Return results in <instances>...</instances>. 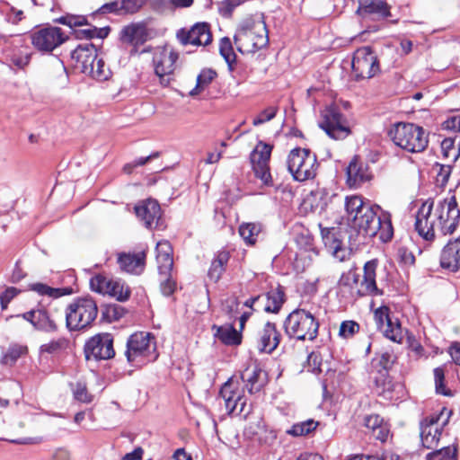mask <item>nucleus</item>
<instances>
[{
    "mask_svg": "<svg viewBox=\"0 0 460 460\" xmlns=\"http://www.w3.org/2000/svg\"><path fill=\"white\" fill-rule=\"evenodd\" d=\"M460 224V209L455 196L434 202L425 201L416 215L415 229L426 241L452 234Z\"/></svg>",
    "mask_w": 460,
    "mask_h": 460,
    "instance_id": "f257e3e1",
    "label": "nucleus"
},
{
    "mask_svg": "<svg viewBox=\"0 0 460 460\" xmlns=\"http://www.w3.org/2000/svg\"><path fill=\"white\" fill-rule=\"evenodd\" d=\"M345 209L348 220L358 234L369 237L378 235L384 243L392 239L394 228L390 215H377L379 206L371 205L370 202L364 201L362 197L354 195L346 198Z\"/></svg>",
    "mask_w": 460,
    "mask_h": 460,
    "instance_id": "f03ea898",
    "label": "nucleus"
},
{
    "mask_svg": "<svg viewBox=\"0 0 460 460\" xmlns=\"http://www.w3.org/2000/svg\"><path fill=\"white\" fill-rule=\"evenodd\" d=\"M234 44L242 54L255 53L269 42L266 24L261 19H246L237 28Z\"/></svg>",
    "mask_w": 460,
    "mask_h": 460,
    "instance_id": "7ed1b4c3",
    "label": "nucleus"
},
{
    "mask_svg": "<svg viewBox=\"0 0 460 460\" xmlns=\"http://www.w3.org/2000/svg\"><path fill=\"white\" fill-rule=\"evenodd\" d=\"M393 142L410 153H420L428 146L429 139L423 128L413 123L399 122L389 130Z\"/></svg>",
    "mask_w": 460,
    "mask_h": 460,
    "instance_id": "20e7f679",
    "label": "nucleus"
},
{
    "mask_svg": "<svg viewBox=\"0 0 460 460\" xmlns=\"http://www.w3.org/2000/svg\"><path fill=\"white\" fill-rule=\"evenodd\" d=\"M319 323L315 317L305 309L292 311L284 322L287 336L296 341H313L318 335Z\"/></svg>",
    "mask_w": 460,
    "mask_h": 460,
    "instance_id": "39448f33",
    "label": "nucleus"
},
{
    "mask_svg": "<svg viewBox=\"0 0 460 460\" xmlns=\"http://www.w3.org/2000/svg\"><path fill=\"white\" fill-rule=\"evenodd\" d=\"M97 314L98 307L92 297H78L66 308V325L70 331L84 329L92 324Z\"/></svg>",
    "mask_w": 460,
    "mask_h": 460,
    "instance_id": "423d86ee",
    "label": "nucleus"
},
{
    "mask_svg": "<svg viewBox=\"0 0 460 460\" xmlns=\"http://www.w3.org/2000/svg\"><path fill=\"white\" fill-rule=\"evenodd\" d=\"M72 57L80 64L84 74L90 75L97 81L108 80L111 75V69L102 58H98L97 49L92 43L79 45Z\"/></svg>",
    "mask_w": 460,
    "mask_h": 460,
    "instance_id": "0eeeda50",
    "label": "nucleus"
},
{
    "mask_svg": "<svg viewBox=\"0 0 460 460\" xmlns=\"http://www.w3.org/2000/svg\"><path fill=\"white\" fill-rule=\"evenodd\" d=\"M376 260L368 261L364 265L363 279L360 281L359 286V275L353 269L341 275L339 284L341 287H348L352 290L356 289V293L358 296L379 295L380 293L376 283Z\"/></svg>",
    "mask_w": 460,
    "mask_h": 460,
    "instance_id": "6e6552de",
    "label": "nucleus"
},
{
    "mask_svg": "<svg viewBox=\"0 0 460 460\" xmlns=\"http://www.w3.org/2000/svg\"><path fill=\"white\" fill-rule=\"evenodd\" d=\"M125 356L128 363L136 366L155 360L157 355L154 337L143 332L130 335L127 341Z\"/></svg>",
    "mask_w": 460,
    "mask_h": 460,
    "instance_id": "1a4fd4ad",
    "label": "nucleus"
},
{
    "mask_svg": "<svg viewBox=\"0 0 460 460\" xmlns=\"http://www.w3.org/2000/svg\"><path fill=\"white\" fill-rule=\"evenodd\" d=\"M287 164L288 172L297 181H305L316 175L318 167L316 155L309 149L300 147L292 149Z\"/></svg>",
    "mask_w": 460,
    "mask_h": 460,
    "instance_id": "9d476101",
    "label": "nucleus"
},
{
    "mask_svg": "<svg viewBox=\"0 0 460 460\" xmlns=\"http://www.w3.org/2000/svg\"><path fill=\"white\" fill-rule=\"evenodd\" d=\"M451 415L452 411L443 407L438 413L428 416L420 421V439L423 447L431 449L438 446L443 429Z\"/></svg>",
    "mask_w": 460,
    "mask_h": 460,
    "instance_id": "9b49d317",
    "label": "nucleus"
},
{
    "mask_svg": "<svg viewBox=\"0 0 460 460\" xmlns=\"http://www.w3.org/2000/svg\"><path fill=\"white\" fill-rule=\"evenodd\" d=\"M30 40L38 51L50 53L66 40V36L59 27L46 26L32 31Z\"/></svg>",
    "mask_w": 460,
    "mask_h": 460,
    "instance_id": "f8f14e48",
    "label": "nucleus"
},
{
    "mask_svg": "<svg viewBox=\"0 0 460 460\" xmlns=\"http://www.w3.org/2000/svg\"><path fill=\"white\" fill-rule=\"evenodd\" d=\"M319 126L332 139L341 140L350 134V128L346 118L338 107L331 105L322 111V120Z\"/></svg>",
    "mask_w": 460,
    "mask_h": 460,
    "instance_id": "ddd939ff",
    "label": "nucleus"
},
{
    "mask_svg": "<svg viewBox=\"0 0 460 460\" xmlns=\"http://www.w3.org/2000/svg\"><path fill=\"white\" fill-rule=\"evenodd\" d=\"M352 70L357 79L374 77L379 71V61L370 47L358 49L351 62Z\"/></svg>",
    "mask_w": 460,
    "mask_h": 460,
    "instance_id": "4468645a",
    "label": "nucleus"
},
{
    "mask_svg": "<svg viewBox=\"0 0 460 460\" xmlns=\"http://www.w3.org/2000/svg\"><path fill=\"white\" fill-rule=\"evenodd\" d=\"M243 392L239 389L238 382L234 378H229L221 387L219 397L224 401L225 407L228 414H244L250 413V409L246 410V399Z\"/></svg>",
    "mask_w": 460,
    "mask_h": 460,
    "instance_id": "2eb2a0df",
    "label": "nucleus"
},
{
    "mask_svg": "<svg viewBox=\"0 0 460 460\" xmlns=\"http://www.w3.org/2000/svg\"><path fill=\"white\" fill-rule=\"evenodd\" d=\"M87 359L106 360L114 357L113 337L111 333H98L89 339L84 346Z\"/></svg>",
    "mask_w": 460,
    "mask_h": 460,
    "instance_id": "dca6fc26",
    "label": "nucleus"
},
{
    "mask_svg": "<svg viewBox=\"0 0 460 460\" xmlns=\"http://www.w3.org/2000/svg\"><path fill=\"white\" fill-rule=\"evenodd\" d=\"M374 318L378 329H380L385 336L397 343H401L403 340L401 323L397 318L390 315L387 306H381L374 313Z\"/></svg>",
    "mask_w": 460,
    "mask_h": 460,
    "instance_id": "f3484780",
    "label": "nucleus"
},
{
    "mask_svg": "<svg viewBox=\"0 0 460 460\" xmlns=\"http://www.w3.org/2000/svg\"><path fill=\"white\" fill-rule=\"evenodd\" d=\"M177 59L178 54L168 47L155 49L153 57V65L155 75L161 79V84H164V76L173 73Z\"/></svg>",
    "mask_w": 460,
    "mask_h": 460,
    "instance_id": "a211bd4d",
    "label": "nucleus"
},
{
    "mask_svg": "<svg viewBox=\"0 0 460 460\" xmlns=\"http://www.w3.org/2000/svg\"><path fill=\"white\" fill-rule=\"evenodd\" d=\"M137 217L147 228H156L161 225L162 210L159 203L153 199H147L137 203L135 208Z\"/></svg>",
    "mask_w": 460,
    "mask_h": 460,
    "instance_id": "6ab92c4d",
    "label": "nucleus"
},
{
    "mask_svg": "<svg viewBox=\"0 0 460 460\" xmlns=\"http://www.w3.org/2000/svg\"><path fill=\"white\" fill-rule=\"evenodd\" d=\"M177 38L183 45L207 46L212 40V34L208 23L199 22L193 25L190 31H179Z\"/></svg>",
    "mask_w": 460,
    "mask_h": 460,
    "instance_id": "aec40b11",
    "label": "nucleus"
},
{
    "mask_svg": "<svg viewBox=\"0 0 460 460\" xmlns=\"http://www.w3.org/2000/svg\"><path fill=\"white\" fill-rule=\"evenodd\" d=\"M241 379L250 394L258 393L267 383V374L255 361H250L241 371Z\"/></svg>",
    "mask_w": 460,
    "mask_h": 460,
    "instance_id": "412c9836",
    "label": "nucleus"
},
{
    "mask_svg": "<svg viewBox=\"0 0 460 460\" xmlns=\"http://www.w3.org/2000/svg\"><path fill=\"white\" fill-rule=\"evenodd\" d=\"M279 341L280 333L273 323L267 322L257 332V347L261 352L271 353L279 344Z\"/></svg>",
    "mask_w": 460,
    "mask_h": 460,
    "instance_id": "4be33fe9",
    "label": "nucleus"
},
{
    "mask_svg": "<svg viewBox=\"0 0 460 460\" xmlns=\"http://www.w3.org/2000/svg\"><path fill=\"white\" fill-rule=\"evenodd\" d=\"M22 317L30 322L38 330L48 332L58 330L57 321L44 309H32L22 314Z\"/></svg>",
    "mask_w": 460,
    "mask_h": 460,
    "instance_id": "5701e85b",
    "label": "nucleus"
},
{
    "mask_svg": "<svg viewBox=\"0 0 460 460\" xmlns=\"http://www.w3.org/2000/svg\"><path fill=\"white\" fill-rule=\"evenodd\" d=\"M440 265L453 272L460 270V236L448 242L443 248Z\"/></svg>",
    "mask_w": 460,
    "mask_h": 460,
    "instance_id": "b1692460",
    "label": "nucleus"
},
{
    "mask_svg": "<svg viewBox=\"0 0 460 460\" xmlns=\"http://www.w3.org/2000/svg\"><path fill=\"white\" fill-rule=\"evenodd\" d=\"M156 262L159 274H167L172 271L173 267L172 247L166 240H162L156 243Z\"/></svg>",
    "mask_w": 460,
    "mask_h": 460,
    "instance_id": "393cba45",
    "label": "nucleus"
},
{
    "mask_svg": "<svg viewBox=\"0 0 460 460\" xmlns=\"http://www.w3.org/2000/svg\"><path fill=\"white\" fill-rule=\"evenodd\" d=\"M347 175L349 185L355 188L359 187L362 183L371 179L368 167L363 163H359L356 157L349 163L347 168Z\"/></svg>",
    "mask_w": 460,
    "mask_h": 460,
    "instance_id": "a878e982",
    "label": "nucleus"
},
{
    "mask_svg": "<svg viewBox=\"0 0 460 460\" xmlns=\"http://www.w3.org/2000/svg\"><path fill=\"white\" fill-rule=\"evenodd\" d=\"M146 253H124L120 254L118 262L122 270L128 273L139 274L144 270Z\"/></svg>",
    "mask_w": 460,
    "mask_h": 460,
    "instance_id": "bb28decb",
    "label": "nucleus"
},
{
    "mask_svg": "<svg viewBox=\"0 0 460 460\" xmlns=\"http://www.w3.org/2000/svg\"><path fill=\"white\" fill-rule=\"evenodd\" d=\"M147 38L146 30L140 24H130L122 29L120 39L123 42L135 46L143 44Z\"/></svg>",
    "mask_w": 460,
    "mask_h": 460,
    "instance_id": "cd10ccee",
    "label": "nucleus"
},
{
    "mask_svg": "<svg viewBox=\"0 0 460 460\" xmlns=\"http://www.w3.org/2000/svg\"><path fill=\"white\" fill-rule=\"evenodd\" d=\"M360 9L376 19H385L391 15V6L384 0H367Z\"/></svg>",
    "mask_w": 460,
    "mask_h": 460,
    "instance_id": "c85d7f7f",
    "label": "nucleus"
},
{
    "mask_svg": "<svg viewBox=\"0 0 460 460\" xmlns=\"http://www.w3.org/2000/svg\"><path fill=\"white\" fill-rule=\"evenodd\" d=\"M229 259L230 254L228 252L221 251L217 252L208 270V278L212 281L217 282L220 279L222 274L226 270V266Z\"/></svg>",
    "mask_w": 460,
    "mask_h": 460,
    "instance_id": "c756f323",
    "label": "nucleus"
},
{
    "mask_svg": "<svg viewBox=\"0 0 460 460\" xmlns=\"http://www.w3.org/2000/svg\"><path fill=\"white\" fill-rule=\"evenodd\" d=\"M30 289L38 293L40 296H48L53 298H58L64 296H69L74 293L72 288H51L43 283H32L30 285Z\"/></svg>",
    "mask_w": 460,
    "mask_h": 460,
    "instance_id": "7c9ffc66",
    "label": "nucleus"
},
{
    "mask_svg": "<svg viewBox=\"0 0 460 460\" xmlns=\"http://www.w3.org/2000/svg\"><path fill=\"white\" fill-rule=\"evenodd\" d=\"M216 336L226 345H239L242 341L241 333L232 324L217 327Z\"/></svg>",
    "mask_w": 460,
    "mask_h": 460,
    "instance_id": "2f4dec72",
    "label": "nucleus"
},
{
    "mask_svg": "<svg viewBox=\"0 0 460 460\" xmlns=\"http://www.w3.org/2000/svg\"><path fill=\"white\" fill-rule=\"evenodd\" d=\"M238 231L247 245H253L261 232V225L258 223H243L240 225Z\"/></svg>",
    "mask_w": 460,
    "mask_h": 460,
    "instance_id": "473e14b6",
    "label": "nucleus"
},
{
    "mask_svg": "<svg viewBox=\"0 0 460 460\" xmlns=\"http://www.w3.org/2000/svg\"><path fill=\"white\" fill-rule=\"evenodd\" d=\"M271 146L260 142L251 154V163L252 165H269Z\"/></svg>",
    "mask_w": 460,
    "mask_h": 460,
    "instance_id": "72a5a7b5",
    "label": "nucleus"
},
{
    "mask_svg": "<svg viewBox=\"0 0 460 460\" xmlns=\"http://www.w3.org/2000/svg\"><path fill=\"white\" fill-rule=\"evenodd\" d=\"M264 299L265 311L278 313L284 303V292L279 288L270 290L265 295Z\"/></svg>",
    "mask_w": 460,
    "mask_h": 460,
    "instance_id": "f704fd0d",
    "label": "nucleus"
},
{
    "mask_svg": "<svg viewBox=\"0 0 460 460\" xmlns=\"http://www.w3.org/2000/svg\"><path fill=\"white\" fill-rule=\"evenodd\" d=\"M28 353V348L22 344H12L3 355L1 362L4 365L13 366L21 357Z\"/></svg>",
    "mask_w": 460,
    "mask_h": 460,
    "instance_id": "c9c22d12",
    "label": "nucleus"
},
{
    "mask_svg": "<svg viewBox=\"0 0 460 460\" xmlns=\"http://www.w3.org/2000/svg\"><path fill=\"white\" fill-rule=\"evenodd\" d=\"M113 279L102 274L94 275L90 279L91 289L102 295H109Z\"/></svg>",
    "mask_w": 460,
    "mask_h": 460,
    "instance_id": "e433bc0d",
    "label": "nucleus"
},
{
    "mask_svg": "<svg viewBox=\"0 0 460 460\" xmlns=\"http://www.w3.org/2000/svg\"><path fill=\"white\" fill-rule=\"evenodd\" d=\"M427 460H457V449L455 445L444 447L426 456Z\"/></svg>",
    "mask_w": 460,
    "mask_h": 460,
    "instance_id": "4c0bfd02",
    "label": "nucleus"
},
{
    "mask_svg": "<svg viewBox=\"0 0 460 460\" xmlns=\"http://www.w3.org/2000/svg\"><path fill=\"white\" fill-rule=\"evenodd\" d=\"M217 73L212 69H204L197 77V84L195 88L190 92V95H197L200 93L216 77Z\"/></svg>",
    "mask_w": 460,
    "mask_h": 460,
    "instance_id": "58836bf2",
    "label": "nucleus"
},
{
    "mask_svg": "<svg viewBox=\"0 0 460 460\" xmlns=\"http://www.w3.org/2000/svg\"><path fill=\"white\" fill-rule=\"evenodd\" d=\"M219 52L227 63L229 70L234 71V64L235 63L236 56L229 38L225 37L220 40Z\"/></svg>",
    "mask_w": 460,
    "mask_h": 460,
    "instance_id": "ea45409f",
    "label": "nucleus"
},
{
    "mask_svg": "<svg viewBox=\"0 0 460 460\" xmlns=\"http://www.w3.org/2000/svg\"><path fill=\"white\" fill-rule=\"evenodd\" d=\"M373 381L375 390L378 394H383L392 389V383L386 370H377L376 375L373 376Z\"/></svg>",
    "mask_w": 460,
    "mask_h": 460,
    "instance_id": "a19ab883",
    "label": "nucleus"
},
{
    "mask_svg": "<svg viewBox=\"0 0 460 460\" xmlns=\"http://www.w3.org/2000/svg\"><path fill=\"white\" fill-rule=\"evenodd\" d=\"M321 227V235L325 246L333 251H337L341 247V241L337 237V230L333 227Z\"/></svg>",
    "mask_w": 460,
    "mask_h": 460,
    "instance_id": "79ce46f5",
    "label": "nucleus"
},
{
    "mask_svg": "<svg viewBox=\"0 0 460 460\" xmlns=\"http://www.w3.org/2000/svg\"><path fill=\"white\" fill-rule=\"evenodd\" d=\"M318 425V422L314 420H307L299 423H296L292 428L288 430V433L296 437L304 436L309 434L314 430Z\"/></svg>",
    "mask_w": 460,
    "mask_h": 460,
    "instance_id": "37998d69",
    "label": "nucleus"
},
{
    "mask_svg": "<svg viewBox=\"0 0 460 460\" xmlns=\"http://www.w3.org/2000/svg\"><path fill=\"white\" fill-rule=\"evenodd\" d=\"M394 360L395 356L393 351L391 349H385L374 358L373 365L378 366L380 367L379 370H386L388 372L394 363Z\"/></svg>",
    "mask_w": 460,
    "mask_h": 460,
    "instance_id": "c03bdc74",
    "label": "nucleus"
},
{
    "mask_svg": "<svg viewBox=\"0 0 460 460\" xmlns=\"http://www.w3.org/2000/svg\"><path fill=\"white\" fill-rule=\"evenodd\" d=\"M109 296L115 297L118 301L124 302L129 298L130 289L118 280H113Z\"/></svg>",
    "mask_w": 460,
    "mask_h": 460,
    "instance_id": "a18cd8bd",
    "label": "nucleus"
},
{
    "mask_svg": "<svg viewBox=\"0 0 460 460\" xmlns=\"http://www.w3.org/2000/svg\"><path fill=\"white\" fill-rule=\"evenodd\" d=\"M433 170L436 172L437 185L441 188L445 187L452 172L451 165L436 164Z\"/></svg>",
    "mask_w": 460,
    "mask_h": 460,
    "instance_id": "49530a36",
    "label": "nucleus"
},
{
    "mask_svg": "<svg viewBox=\"0 0 460 460\" xmlns=\"http://www.w3.org/2000/svg\"><path fill=\"white\" fill-rule=\"evenodd\" d=\"M160 275V289L164 296H171L176 288V282L172 279L171 272Z\"/></svg>",
    "mask_w": 460,
    "mask_h": 460,
    "instance_id": "de8ad7c7",
    "label": "nucleus"
},
{
    "mask_svg": "<svg viewBox=\"0 0 460 460\" xmlns=\"http://www.w3.org/2000/svg\"><path fill=\"white\" fill-rule=\"evenodd\" d=\"M359 331V325L355 321H344L341 323L339 335L344 339L353 337Z\"/></svg>",
    "mask_w": 460,
    "mask_h": 460,
    "instance_id": "09e8293b",
    "label": "nucleus"
},
{
    "mask_svg": "<svg viewBox=\"0 0 460 460\" xmlns=\"http://www.w3.org/2000/svg\"><path fill=\"white\" fill-rule=\"evenodd\" d=\"M252 169L256 178L260 179L264 185L272 184V178L269 165H252Z\"/></svg>",
    "mask_w": 460,
    "mask_h": 460,
    "instance_id": "8fccbe9b",
    "label": "nucleus"
},
{
    "mask_svg": "<svg viewBox=\"0 0 460 460\" xmlns=\"http://www.w3.org/2000/svg\"><path fill=\"white\" fill-rule=\"evenodd\" d=\"M74 397L75 400L89 403L93 400V396L88 394L85 385L77 383L73 390Z\"/></svg>",
    "mask_w": 460,
    "mask_h": 460,
    "instance_id": "3c124183",
    "label": "nucleus"
},
{
    "mask_svg": "<svg viewBox=\"0 0 460 460\" xmlns=\"http://www.w3.org/2000/svg\"><path fill=\"white\" fill-rule=\"evenodd\" d=\"M434 380L437 393L447 395L448 394L446 391V386L444 383L445 370L443 367H439L434 369Z\"/></svg>",
    "mask_w": 460,
    "mask_h": 460,
    "instance_id": "603ef678",
    "label": "nucleus"
},
{
    "mask_svg": "<svg viewBox=\"0 0 460 460\" xmlns=\"http://www.w3.org/2000/svg\"><path fill=\"white\" fill-rule=\"evenodd\" d=\"M104 31L105 29H97L96 27L90 29H82L76 31V37L86 39L103 38L107 35V31Z\"/></svg>",
    "mask_w": 460,
    "mask_h": 460,
    "instance_id": "864d4df0",
    "label": "nucleus"
},
{
    "mask_svg": "<svg viewBox=\"0 0 460 460\" xmlns=\"http://www.w3.org/2000/svg\"><path fill=\"white\" fill-rule=\"evenodd\" d=\"M239 302L235 296H229L222 302V309L230 317H234L238 312Z\"/></svg>",
    "mask_w": 460,
    "mask_h": 460,
    "instance_id": "5fc2aeb1",
    "label": "nucleus"
},
{
    "mask_svg": "<svg viewBox=\"0 0 460 460\" xmlns=\"http://www.w3.org/2000/svg\"><path fill=\"white\" fill-rule=\"evenodd\" d=\"M277 114V108L276 107H268L260 114L253 119L252 124L254 126H259L261 124H263L267 121L271 120Z\"/></svg>",
    "mask_w": 460,
    "mask_h": 460,
    "instance_id": "6e6d98bb",
    "label": "nucleus"
},
{
    "mask_svg": "<svg viewBox=\"0 0 460 460\" xmlns=\"http://www.w3.org/2000/svg\"><path fill=\"white\" fill-rule=\"evenodd\" d=\"M121 8V14L135 13L142 6L141 0H119Z\"/></svg>",
    "mask_w": 460,
    "mask_h": 460,
    "instance_id": "4d7b16f0",
    "label": "nucleus"
},
{
    "mask_svg": "<svg viewBox=\"0 0 460 460\" xmlns=\"http://www.w3.org/2000/svg\"><path fill=\"white\" fill-rule=\"evenodd\" d=\"M19 292L20 291L16 288L10 287L2 293L0 296V304L3 310L7 308L8 304L19 294Z\"/></svg>",
    "mask_w": 460,
    "mask_h": 460,
    "instance_id": "13d9d810",
    "label": "nucleus"
},
{
    "mask_svg": "<svg viewBox=\"0 0 460 460\" xmlns=\"http://www.w3.org/2000/svg\"><path fill=\"white\" fill-rule=\"evenodd\" d=\"M31 60V54H13L10 58L11 64L20 69L24 68Z\"/></svg>",
    "mask_w": 460,
    "mask_h": 460,
    "instance_id": "bf43d9fd",
    "label": "nucleus"
},
{
    "mask_svg": "<svg viewBox=\"0 0 460 460\" xmlns=\"http://www.w3.org/2000/svg\"><path fill=\"white\" fill-rule=\"evenodd\" d=\"M64 344V340L51 341L48 343L41 345V352L54 353L59 350Z\"/></svg>",
    "mask_w": 460,
    "mask_h": 460,
    "instance_id": "052dcab7",
    "label": "nucleus"
},
{
    "mask_svg": "<svg viewBox=\"0 0 460 460\" xmlns=\"http://www.w3.org/2000/svg\"><path fill=\"white\" fill-rule=\"evenodd\" d=\"M119 5H120V1L116 0V1L103 4L99 9V12L102 13H114L117 14H121V8L119 7Z\"/></svg>",
    "mask_w": 460,
    "mask_h": 460,
    "instance_id": "680f3d73",
    "label": "nucleus"
},
{
    "mask_svg": "<svg viewBox=\"0 0 460 460\" xmlns=\"http://www.w3.org/2000/svg\"><path fill=\"white\" fill-rule=\"evenodd\" d=\"M443 128L445 129L460 132V114L448 118L446 121H444Z\"/></svg>",
    "mask_w": 460,
    "mask_h": 460,
    "instance_id": "e2e57ef3",
    "label": "nucleus"
},
{
    "mask_svg": "<svg viewBox=\"0 0 460 460\" xmlns=\"http://www.w3.org/2000/svg\"><path fill=\"white\" fill-rule=\"evenodd\" d=\"M277 439V433L275 430H269L264 429L259 438V440L261 443L266 444V445H271L274 443V441Z\"/></svg>",
    "mask_w": 460,
    "mask_h": 460,
    "instance_id": "0e129e2a",
    "label": "nucleus"
},
{
    "mask_svg": "<svg viewBox=\"0 0 460 460\" xmlns=\"http://www.w3.org/2000/svg\"><path fill=\"white\" fill-rule=\"evenodd\" d=\"M365 425L372 429L373 432H376V429L382 425V419L378 415L367 416L365 418Z\"/></svg>",
    "mask_w": 460,
    "mask_h": 460,
    "instance_id": "69168bd1",
    "label": "nucleus"
},
{
    "mask_svg": "<svg viewBox=\"0 0 460 460\" xmlns=\"http://www.w3.org/2000/svg\"><path fill=\"white\" fill-rule=\"evenodd\" d=\"M6 19L13 24H17L23 19V12L17 10L14 7L10 8V12L6 14Z\"/></svg>",
    "mask_w": 460,
    "mask_h": 460,
    "instance_id": "338daca9",
    "label": "nucleus"
},
{
    "mask_svg": "<svg viewBox=\"0 0 460 460\" xmlns=\"http://www.w3.org/2000/svg\"><path fill=\"white\" fill-rule=\"evenodd\" d=\"M85 22H86V19L83 16H78V17L71 16V17L61 18V22L64 24H66L70 27L82 26L85 23Z\"/></svg>",
    "mask_w": 460,
    "mask_h": 460,
    "instance_id": "774afa93",
    "label": "nucleus"
}]
</instances>
